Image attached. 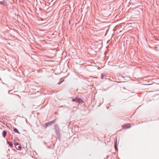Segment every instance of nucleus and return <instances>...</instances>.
Segmentation results:
<instances>
[{
	"label": "nucleus",
	"mask_w": 159,
	"mask_h": 159,
	"mask_svg": "<svg viewBox=\"0 0 159 159\" xmlns=\"http://www.w3.org/2000/svg\"><path fill=\"white\" fill-rule=\"evenodd\" d=\"M77 102L78 103H82L83 102V101L82 99L79 98L77 97Z\"/></svg>",
	"instance_id": "obj_6"
},
{
	"label": "nucleus",
	"mask_w": 159,
	"mask_h": 159,
	"mask_svg": "<svg viewBox=\"0 0 159 159\" xmlns=\"http://www.w3.org/2000/svg\"><path fill=\"white\" fill-rule=\"evenodd\" d=\"M63 80H62V79H61L59 82L58 83V84H60L63 82Z\"/></svg>",
	"instance_id": "obj_14"
},
{
	"label": "nucleus",
	"mask_w": 159,
	"mask_h": 159,
	"mask_svg": "<svg viewBox=\"0 0 159 159\" xmlns=\"http://www.w3.org/2000/svg\"><path fill=\"white\" fill-rule=\"evenodd\" d=\"M13 129V131L14 132L16 133H17L18 134H20V133L19 132V131H18V130L17 129L14 127Z\"/></svg>",
	"instance_id": "obj_9"
},
{
	"label": "nucleus",
	"mask_w": 159,
	"mask_h": 159,
	"mask_svg": "<svg viewBox=\"0 0 159 159\" xmlns=\"http://www.w3.org/2000/svg\"><path fill=\"white\" fill-rule=\"evenodd\" d=\"M16 95V96H18V95Z\"/></svg>",
	"instance_id": "obj_21"
},
{
	"label": "nucleus",
	"mask_w": 159,
	"mask_h": 159,
	"mask_svg": "<svg viewBox=\"0 0 159 159\" xmlns=\"http://www.w3.org/2000/svg\"><path fill=\"white\" fill-rule=\"evenodd\" d=\"M11 90L9 91H8V93H9V94H11V93H10V92H11Z\"/></svg>",
	"instance_id": "obj_18"
},
{
	"label": "nucleus",
	"mask_w": 159,
	"mask_h": 159,
	"mask_svg": "<svg viewBox=\"0 0 159 159\" xmlns=\"http://www.w3.org/2000/svg\"><path fill=\"white\" fill-rule=\"evenodd\" d=\"M129 3L130 5L135 6L134 8H136L140 6L141 2L138 0H130Z\"/></svg>",
	"instance_id": "obj_1"
},
{
	"label": "nucleus",
	"mask_w": 159,
	"mask_h": 159,
	"mask_svg": "<svg viewBox=\"0 0 159 159\" xmlns=\"http://www.w3.org/2000/svg\"><path fill=\"white\" fill-rule=\"evenodd\" d=\"M56 119H55L54 120L50 121L48 123H46L44 124V127L45 128H47L49 126H51L52 125H53L54 123H55L56 122Z\"/></svg>",
	"instance_id": "obj_4"
},
{
	"label": "nucleus",
	"mask_w": 159,
	"mask_h": 159,
	"mask_svg": "<svg viewBox=\"0 0 159 159\" xmlns=\"http://www.w3.org/2000/svg\"><path fill=\"white\" fill-rule=\"evenodd\" d=\"M77 97H76L75 98H73L72 99V101L73 102H77Z\"/></svg>",
	"instance_id": "obj_15"
},
{
	"label": "nucleus",
	"mask_w": 159,
	"mask_h": 159,
	"mask_svg": "<svg viewBox=\"0 0 159 159\" xmlns=\"http://www.w3.org/2000/svg\"><path fill=\"white\" fill-rule=\"evenodd\" d=\"M19 140L17 138L14 139V143L16 149H18L16 147L17 146H18V149H21V146L19 143Z\"/></svg>",
	"instance_id": "obj_3"
},
{
	"label": "nucleus",
	"mask_w": 159,
	"mask_h": 159,
	"mask_svg": "<svg viewBox=\"0 0 159 159\" xmlns=\"http://www.w3.org/2000/svg\"><path fill=\"white\" fill-rule=\"evenodd\" d=\"M0 4H2L3 5H5L7 4L6 1L4 0L0 2Z\"/></svg>",
	"instance_id": "obj_8"
},
{
	"label": "nucleus",
	"mask_w": 159,
	"mask_h": 159,
	"mask_svg": "<svg viewBox=\"0 0 159 159\" xmlns=\"http://www.w3.org/2000/svg\"><path fill=\"white\" fill-rule=\"evenodd\" d=\"M54 129L55 130V133L57 136L60 137L61 136V129L59 128L58 126L57 125H54Z\"/></svg>",
	"instance_id": "obj_2"
},
{
	"label": "nucleus",
	"mask_w": 159,
	"mask_h": 159,
	"mask_svg": "<svg viewBox=\"0 0 159 159\" xmlns=\"http://www.w3.org/2000/svg\"><path fill=\"white\" fill-rule=\"evenodd\" d=\"M7 142L9 146H10L11 147H12L13 146V144L12 142H11L9 141H7Z\"/></svg>",
	"instance_id": "obj_11"
},
{
	"label": "nucleus",
	"mask_w": 159,
	"mask_h": 159,
	"mask_svg": "<svg viewBox=\"0 0 159 159\" xmlns=\"http://www.w3.org/2000/svg\"><path fill=\"white\" fill-rule=\"evenodd\" d=\"M131 124L127 123L124 124L122 126V127L123 129H126L130 128L131 127Z\"/></svg>",
	"instance_id": "obj_5"
},
{
	"label": "nucleus",
	"mask_w": 159,
	"mask_h": 159,
	"mask_svg": "<svg viewBox=\"0 0 159 159\" xmlns=\"http://www.w3.org/2000/svg\"><path fill=\"white\" fill-rule=\"evenodd\" d=\"M154 48H155V50H157V47H155Z\"/></svg>",
	"instance_id": "obj_17"
},
{
	"label": "nucleus",
	"mask_w": 159,
	"mask_h": 159,
	"mask_svg": "<svg viewBox=\"0 0 159 159\" xmlns=\"http://www.w3.org/2000/svg\"><path fill=\"white\" fill-rule=\"evenodd\" d=\"M152 84H148V85H152Z\"/></svg>",
	"instance_id": "obj_20"
},
{
	"label": "nucleus",
	"mask_w": 159,
	"mask_h": 159,
	"mask_svg": "<svg viewBox=\"0 0 159 159\" xmlns=\"http://www.w3.org/2000/svg\"><path fill=\"white\" fill-rule=\"evenodd\" d=\"M16 147L17 148V149H18L19 148H18V146H16Z\"/></svg>",
	"instance_id": "obj_19"
},
{
	"label": "nucleus",
	"mask_w": 159,
	"mask_h": 159,
	"mask_svg": "<svg viewBox=\"0 0 159 159\" xmlns=\"http://www.w3.org/2000/svg\"><path fill=\"white\" fill-rule=\"evenodd\" d=\"M7 132L5 130H4L2 132V135L4 138H5L7 135Z\"/></svg>",
	"instance_id": "obj_10"
},
{
	"label": "nucleus",
	"mask_w": 159,
	"mask_h": 159,
	"mask_svg": "<svg viewBox=\"0 0 159 159\" xmlns=\"http://www.w3.org/2000/svg\"><path fill=\"white\" fill-rule=\"evenodd\" d=\"M79 138L78 137H74V138H73V141H75V140L76 139H78Z\"/></svg>",
	"instance_id": "obj_16"
},
{
	"label": "nucleus",
	"mask_w": 159,
	"mask_h": 159,
	"mask_svg": "<svg viewBox=\"0 0 159 159\" xmlns=\"http://www.w3.org/2000/svg\"><path fill=\"white\" fill-rule=\"evenodd\" d=\"M107 76V75L105 74H103V73H102L101 74V79H103L104 77H106Z\"/></svg>",
	"instance_id": "obj_12"
},
{
	"label": "nucleus",
	"mask_w": 159,
	"mask_h": 159,
	"mask_svg": "<svg viewBox=\"0 0 159 159\" xmlns=\"http://www.w3.org/2000/svg\"><path fill=\"white\" fill-rule=\"evenodd\" d=\"M117 139L116 138V143H115V149H117Z\"/></svg>",
	"instance_id": "obj_13"
},
{
	"label": "nucleus",
	"mask_w": 159,
	"mask_h": 159,
	"mask_svg": "<svg viewBox=\"0 0 159 159\" xmlns=\"http://www.w3.org/2000/svg\"><path fill=\"white\" fill-rule=\"evenodd\" d=\"M159 99V97H158V95H156V96H154L153 98H152V100H157Z\"/></svg>",
	"instance_id": "obj_7"
}]
</instances>
